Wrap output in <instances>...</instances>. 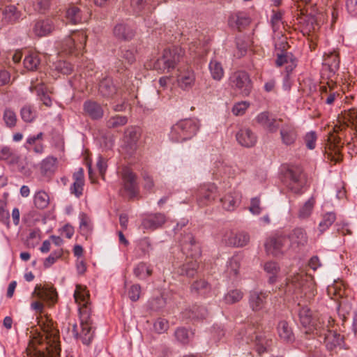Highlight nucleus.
<instances>
[{
	"label": "nucleus",
	"mask_w": 357,
	"mask_h": 357,
	"mask_svg": "<svg viewBox=\"0 0 357 357\" xmlns=\"http://www.w3.org/2000/svg\"><path fill=\"white\" fill-rule=\"evenodd\" d=\"M2 118L6 126L9 128H14L17 124V115L11 108L6 107L4 109Z\"/></svg>",
	"instance_id": "a19ab883"
},
{
	"label": "nucleus",
	"mask_w": 357,
	"mask_h": 357,
	"mask_svg": "<svg viewBox=\"0 0 357 357\" xmlns=\"http://www.w3.org/2000/svg\"><path fill=\"white\" fill-rule=\"evenodd\" d=\"M22 119L26 123L32 122L36 117V112L31 105H24L20 110Z\"/></svg>",
	"instance_id": "09e8293b"
},
{
	"label": "nucleus",
	"mask_w": 357,
	"mask_h": 357,
	"mask_svg": "<svg viewBox=\"0 0 357 357\" xmlns=\"http://www.w3.org/2000/svg\"><path fill=\"white\" fill-rule=\"evenodd\" d=\"M176 340L182 344H187L190 340V333L184 328H178L174 333Z\"/></svg>",
	"instance_id": "680f3d73"
},
{
	"label": "nucleus",
	"mask_w": 357,
	"mask_h": 357,
	"mask_svg": "<svg viewBox=\"0 0 357 357\" xmlns=\"http://www.w3.org/2000/svg\"><path fill=\"white\" fill-rule=\"evenodd\" d=\"M141 294V287L139 284H133L128 290V295L132 301H137Z\"/></svg>",
	"instance_id": "774afa93"
},
{
	"label": "nucleus",
	"mask_w": 357,
	"mask_h": 357,
	"mask_svg": "<svg viewBox=\"0 0 357 357\" xmlns=\"http://www.w3.org/2000/svg\"><path fill=\"white\" fill-rule=\"evenodd\" d=\"M222 207L229 211H234L241 202V196L238 192H233L227 194L220 199Z\"/></svg>",
	"instance_id": "cd10ccee"
},
{
	"label": "nucleus",
	"mask_w": 357,
	"mask_h": 357,
	"mask_svg": "<svg viewBox=\"0 0 357 357\" xmlns=\"http://www.w3.org/2000/svg\"><path fill=\"white\" fill-rule=\"evenodd\" d=\"M260 199L258 197H253L250 200L249 211L253 215H259L262 211L260 206Z\"/></svg>",
	"instance_id": "69168bd1"
},
{
	"label": "nucleus",
	"mask_w": 357,
	"mask_h": 357,
	"mask_svg": "<svg viewBox=\"0 0 357 357\" xmlns=\"http://www.w3.org/2000/svg\"><path fill=\"white\" fill-rule=\"evenodd\" d=\"M218 195L217 187L213 183L201 185L197 194V201L199 206H205L213 202Z\"/></svg>",
	"instance_id": "9d476101"
},
{
	"label": "nucleus",
	"mask_w": 357,
	"mask_h": 357,
	"mask_svg": "<svg viewBox=\"0 0 357 357\" xmlns=\"http://www.w3.org/2000/svg\"><path fill=\"white\" fill-rule=\"evenodd\" d=\"M3 20L7 22H15L20 17V12L17 10L15 6L10 5L6 6L3 11Z\"/></svg>",
	"instance_id": "79ce46f5"
},
{
	"label": "nucleus",
	"mask_w": 357,
	"mask_h": 357,
	"mask_svg": "<svg viewBox=\"0 0 357 357\" xmlns=\"http://www.w3.org/2000/svg\"><path fill=\"white\" fill-rule=\"evenodd\" d=\"M326 319L321 322L319 321V324L314 325L311 329L315 331L314 334L323 339L327 349L332 351L341 344L342 337L340 334L331 329L334 320L330 317H326Z\"/></svg>",
	"instance_id": "7ed1b4c3"
},
{
	"label": "nucleus",
	"mask_w": 357,
	"mask_h": 357,
	"mask_svg": "<svg viewBox=\"0 0 357 357\" xmlns=\"http://www.w3.org/2000/svg\"><path fill=\"white\" fill-rule=\"evenodd\" d=\"M180 246L186 258L197 259L202 255L201 245L191 233L183 234L180 241Z\"/></svg>",
	"instance_id": "0eeeda50"
},
{
	"label": "nucleus",
	"mask_w": 357,
	"mask_h": 357,
	"mask_svg": "<svg viewBox=\"0 0 357 357\" xmlns=\"http://www.w3.org/2000/svg\"><path fill=\"white\" fill-rule=\"evenodd\" d=\"M238 142L243 146L252 147L257 142L256 135L248 128H243L236 135Z\"/></svg>",
	"instance_id": "4be33fe9"
},
{
	"label": "nucleus",
	"mask_w": 357,
	"mask_h": 357,
	"mask_svg": "<svg viewBox=\"0 0 357 357\" xmlns=\"http://www.w3.org/2000/svg\"><path fill=\"white\" fill-rule=\"evenodd\" d=\"M57 159L52 156H48L40 163V169L42 173L44 174H53L57 167Z\"/></svg>",
	"instance_id": "c9c22d12"
},
{
	"label": "nucleus",
	"mask_w": 357,
	"mask_h": 357,
	"mask_svg": "<svg viewBox=\"0 0 357 357\" xmlns=\"http://www.w3.org/2000/svg\"><path fill=\"white\" fill-rule=\"evenodd\" d=\"M299 318L302 326L306 328V333H314L315 331L311 329L313 328L314 325H317L319 324V321L321 322L323 320H326V317H321L317 319L316 321H314L312 318V313L310 310L307 307H303L299 310Z\"/></svg>",
	"instance_id": "dca6fc26"
},
{
	"label": "nucleus",
	"mask_w": 357,
	"mask_h": 357,
	"mask_svg": "<svg viewBox=\"0 0 357 357\" xmlns=\"http://www.w3.org/2000/svg\"><path fill=\"white\" fill-rule=\"evenodd\" d=\"M278 332L280 337L286 342H291L294 337L291 328L285 321H281L278 325Z\"/></svg>",
	"instance_id": "f704fd0d"
},
{
	"label": "nucleus",
	"mask_w": 357,
	"mask_h": 357,
	"mask_svg": "<svg viewBox=\"0 0 357 357\" xmlns=\"http://www.w3.org/2000/svg\"><path fill=\"white\" fill-rule=\"evenodd\" d=\"M250 105V104L248 101L238 102L233 106L232 112L235 116H241L245 112Z\"/></svg>",
	"instance_id": "052dcab7"
},
{
	"label": "nucleus",
	"mask_w": 357,
	"mask_h": 357,
	"mask_svg": "<svg viewBox=\"0 0 357 357\" xmlns=\"http://www.w3.org/2000/svg\"><path fill=\"white\" fill-rule=\"evenodd\" d=\"M52 68L54 71L62 75H69L73 70L72 65L65 61H59L54 63L52 66Z\"/></svg>",
	"instance_id": "49530a36"
},
{
	"label": "nucleus",
	"mask_w": 357,
	"mask_h": 357,
	"mask_svg": "<svg viewBox=\"0 0 357 357\" xmlns=\"http://www.w3.org/2000/svg\"><path fill=\"white\" fill-rule=\"evenodd\" d=\"M195 73L189 67L178 69L176 77L177 84L182 90L188 91L193 87L195 82Z\"/></svg>",
	"instance_id": "9b49d317"
},
{
	"label": "nucleus",
	"mask_w": 357,
	"mask_h": 357,
	"mask_svg": "<svg viewBox=\"0 0 357 357\" xmlns=\"http://www.w3.org/2000/svg\"><path fill=\"white\" fill-rule=\"evenodd\" d=\"M153 328L158 333H163L167 331L169 323L166 319L159 318L155 321Z\"/></svg>",
	"instance_id": "e2e57ef3"
},
{
	"label": "nucleus",
	"mask_w": 357,
	"mask_h": 357,
	"mask_svg": "<svg viewBox=\"0 0 357 357\" xmlns=\"http://www.w3.org/2000/svg\"><path fill=\"white\" fill-rule=\"evenodd\" d=\"M166 222L165 214L156 213L148 215L142 220V227L144 229L153 231L161 227Z\"/></svg>",
	"instance_id": "2eb2a0df"
},
{
	"label": "nucleus",
	"mask_w": 357,
	"mask_h": 357,
	"mask_svg": "<svg viewBox=\"0 0 357 357\" xmlns=\"http://www.w3.org/2000/svg\"><path fill=\"white\" fill-rule=\"evenodd\" d=\"M33 202L36 208L44 209L47 208L50 204V197L46 192L39 190L34 195Z\"/></svg>",
	"instance_id": "58836bf2"
},
{
	"label": "nucleus",
	"mask_w": 357,
	"mask_h": 357,
	"mask_svg": "<svg viewBox=\"0 0 357 357\" xmlns=\"http://www.w3.org/2000/svg\"><path fill=\"white\" fill-rule=\"evenodd\" d=\"M264 269L269 275L268 282L271 284L275 283L277 281L280 271L278 264L275 261H269L264 264Z\"/></svg>",
	"instance_id": "473e14b6"
},
{
	"label": "nucleus",
	"mask_w": 357,
	"mask_h": 357,
	"mask_svg": "<svg viewBox=\"0 0 357 357\" xmlns=\"http://www.w3.org/2000/svg\"><path fill=\"white\" fill-rule=\"evenodd\" d=\"M317 139V136L314 131L307 132L304 137L306 147L310 150L314 149L316 147Z\"/></svg>",
	"instance_id": "13d9d810"
},
{
	"label": "nucleus",
	"mask_w": 357,
	"mask_h": 357,
	"mask_svg": "<svg viewBox=\"0 0 357 357\" xmlns=\"http://www.w3.org/2000/svg\"><path fill=\"white\" fill-rule=\"evenodd\" d=\"M222 241L229 246L243 247L249 243L250 235L245 231L238 233L228 231L224 235Z\"/></svg>",
	"instance_id": "f8f14e48"
},
{
	"label": "nucleus",
	"mask_w": 357,
	"mask_h": 357,
	"mask_svg": "<svg viewBox=\"0 0 357 357\" xmlns=\"http://www.w3.org/2000/svg\"><path fill=\"white\" fill-rule=\"evenodd\" d=\"M32 296L43 301L54 303L56 301L57 294L55 289L52 287H42L40 284H36Z\"/></svg>",
	"instance_id": "6ab92c4d"
},
{
	"label": "nucleus",
	"mask_w": 357,
	"mask_h": 357,
	"mask_svg": "<svg viewBox=\"0 0 357 357\" xmlns=\"http://www.w3.org/2000/svg\"><path fill=\"white\" fill-rule=\"evenodd\" d=\"M131 6L135 12L137 13L144 10H145V13H150L155 8V6L152 7L151 6H148L144 0H131Z\"/></svg>",
	"instance_id": "864d4df0"
},
{
	"label": "nucleus",
	"mask_w": 357,
	"mask_h": 357,
	"mask_svg": "<svg viewBox=\"0 0 357 357\" xmlns=\"http://www.w3.org/2000/svg\"><path fill=\"white\" fill-rule=\"evenodd\" d=\"M134 275L140 280H144L151 275L152 270L144 262L137 264L133 269Z\"/></svg>",
	"instance_id": "37998d69"
},
{
	"label": "nucleus",
	"mask_w": 357,
	"mask_h": 357,
	"mask_svg": "<svg viewBox=\"0 0 357 357\" xmlns=\"http://www.w3.org/2000/svg\"><path fill=\"white\" fill-rule=\"evenodd\" d=\"M0 222L8 226L10 224V213L7 209V203L3 199H0Z\"/></svg>",
	"instance_id": "4d7b16f0"
},
{
	"label": "nucleus",
	"mask_w": 357,
	"mask_h": 357,
	"mask_svg": "<svg viewBox=\"0 0 357 357\" xmlns=\"http://www.w3.org/2000/svg\"><path fill=\"white\" fill-rule=\"evenodd\" d=\"M66 18L68 22L73 24L82 23L84 20L82 10L75 5H70L67 8Z\"/></svg>",
	"instance_id": "7c9ffc66"
},
{
	"label": "nucleus",
	"mask_w": 357,
	"mask_h": 357,
	"mask_svg": "<svg viewBox=\"0 0 357 357\" xmlns=\"http://www.w3.org/2000/svg\"><path fill=\"white\" fill-rule=\"evenodd\" d=\"M284 183L293 193H302L303 188L306 184V177L302 169L299 167L289 168L284 175Z\"/></svg>",
	"instance_id": "423d86ee"
},
{
	"label": "nucleus",
	"mask_w": 357,
	"mask_h": 357,
	"mask_svg": "<svg viewBox=\"0 0 357 357\" xmlns=\"http://www.w3.org/2000/svg\"><path fill=\"white\" fill-rule=\"evenodd\" d=\"M233 20L235 21L236 25L238 28L241 26H244L250 23V19L245 15L243 13H237L235 15L231 17V20Z\"/></svg>",
	"instance_id": "338daca9"
},
{
	"label": "nucleus",
	"mask_w": 357,
	"mask_h": 357,
	"mask_svg": "<svg viewBox=\"0 0 357 357\" xmlns=\"http://www.w3.org/2000/svg\"><path fill=\"white\" fill-rule=\"evenodd\" d=\"M315 204V199L314 197H310L307 201H306L299 208L298 212V217L300 219H307L308 218L312 211Z\"/></svg>",
	"instance_id": "4c0bfd02"
},
{
	"label": "nucleus",
	"mask_w": 357,
	"mask_h": 357,
	"mask_svg": "<svg viewBox=\"0 0 357 357\" xmlns=\"http://www.w3.org/2000/svg\"><path fill=\"white\" fill-rule=\"evenodd\" d=\"M208 68L212 78L220 81L224 76V69L220 62L215 59H212L208 64Z\"/></svg>",
	"instance_id": "72a5a7b5"
},
{
	"label": "nucleus",
	"mask_w": 357,
	"mask_h": 357,
	"mask_svg": "<svg viewBox=\"0 0 357 357\" xmlns=\"http://www.w3.org/2000/svg\"><path fill=\"white\" fill-rule=\"evenodd\" d=\"M229 86L244 97L248 96L252 89L250 75L244 70L232 73L229 77Z\"/></svg>",
	"instance_id": "39448f33"
},
{
	"label": "nucleus",
	"mask_w": 357,
	"mask_h": 357,
	"mask_svg": "<svg viewBox=\"0 0 357 357\" xmlns=\"http://www.w3.org/2000/svg\"><path fill=\"white\" fill-rule=\"evenodd\" d=\"M15 155L10 148L4 146L0 150V160H6L10 163L14 162Z\"/></svg>",
	"instance_id": "0e129e2a"
},
{
	"label": "nucleus",
	"mask_w": 357,
	"mask_h": 357,
	"mask_svg": "<svg viewBox=\"0 0 357 357\" xmlns=\"http://www.w3.org/2000/svg\"><path fill=\"white\" fill-rule=\"evenodd\" d=\"M309 279L310 278L303 272L290 275L287 278L286 291L292 294L296 293L304 288L305 282Z\"/></svg>",
	"instance_id": "4468645a"
},
{
	"label": "nucleus",
	"mask_w": 357,
	"mask_h": 357,
	"mask_svg": "<svg viewBox=\"0 0 357 357\" xmlns=\"http://www.w3.org/2000/svg\"><path fill=\"white\" fill-rule=\"evenodd\" d=\"M256 122L269 132L274 133L278 130V124L275 118L270 116L268 112H262L255 117Z\"/></svg>",
	"instance_id": "412c9836"
},
{
	"label": "nucleus",
	"mask_w": 357,
	"mask_h": 357,
	"mask_svg": "<svg viewBox=\"0 0 357 357\" xmlns=\"http://www.w3.org/2000/svg\"><path fill=\"white\" fill-rule=\"evenodd\" d=\"M128 123V118L126 116L115 115L110 117L107 121V126L109 128L121 127Z\"/></svg>",
	"instance_id": "3c124183"
},
{
	"label": "nucleus",
	"mask_w": 357,
	"mask_h": 357,
	"mask_svg": "<svg viewBox=\"0 0 357 357\" xmlns=\"http://www.w3.org/2000/svg\"><path fill=\"white\" fill-rule=\"evenodd\" d=\"M79 229L82 235L88 236L92 230V223L90 218L84 213L79 215Z\"/></svg>",
	"instance_id": "ea45409f"
},
{
	"label": "nucleus",
	"mask_w": 357,
	"mask_h": 357,
	"mask_svg": "<svg viewBox=\"0 0 357 357\" xmlns=\"http://www.w3.org/2000/svg\"><path fill=\"white\" fill-rule=\"evenodd\" d=\"M54 29V25L52 20L45 19L37 21L33 31L36 36L44 37L51 33Z\"/></svg>",
	"instance_id": "b1692460"
},
{
	"label": "nucleus",
	"mask_w": 357,
	"mask_h": 357,
	"mask_svg": "<svg viewBox=\"0 0 357 357\" xmlns=\"http://www.w3.org/2000/svg\"><path fill=\"white\" fill-rule=\"evenodd\" d=\"M113 32L115 37L121 40H128L134 36L133 30L123 23L116 24L114 28Z\"/></svg>",
	"instance_id": "2f4dec72"
},
{
	"label": "nucleus",
	"mask_w": 357,
	"mask_h": 357,
	"mask_svg": "<svg viewBox=\"0 0 357 357\" xmlns=\"http://www.w3.org/2000/svg\"><path fill=\"white\" fill-rule=\"evenodd\" d=\"M280 138L283 144L286 146L293 145L298 137L296 127L291 123H284L282 126L280 130Z\"/></svg>",
	"instance_id": "aec40b11"
},
{
	"label": "nucleus",
	"mask_w": 357,
	"mask_h": 357,
	"mask_svg": "<svg viewBox=\"0 0 357 357\" xmlns=\"http://www.w3.org/2000/svg\"><path fill=\"white\" fill-rule=\"evenodd\" d=\"M243 293L241 290L234 289L229 291L224 297V301L227 304H233L241 300Z\"/></svg>",
	"instance_id": "5fc2aeb1"
},
{
	"label": "nucleus",
	"mask_w": 357,
	"mask_h": 357,
	"mask_svg": "<svg viewBox=\"0 0 357 357\" xmlns=\"http://www.w3.org/2000/svg\"><path fill=\"white\" fill-rule=\"evenodd\" d=\"M85 112L93 119H101L103 116V109L100 104L94 101H86L84 105Z\"/></svg>",
	"instance_id": "c85d7f7f"
},
{
	"label": "nucleus",
	"mask_w": 357,
	"mask_h": 357,
	"mask_svg": "<svg viewBox=\"0 0 357 357\" xmlns=\"http://www.w3.org/2000/svg\"><path fill=\"white\" fill-rule=\"evenodd\" d=\"M289 62H290L291 64L286 67L287 73L291 72L296 66V63L293 56L287 52H282V54H278V57L275 60V65L278 67H280L285 63H288Z\"/></svg>",
	"instance_id": "e433bc0d"
},
{
	"label": "nucleus",
	"mask_w": 357,
	"mask_h": 357,
	"mask_svg": "<svg viewBox=\"0 0 357 357\" xmlns=\"http://www.w3.org/2000/svg\"><path fill=\"white\" fill-rule=\"evenodd\" d=\"M73 296L79 306L80 324L79 326L75 323L70 324L71 330L69 332L73 337L80 340L84 344L89 345L92 342L95 334V329L91 318L89 293L85 287L77 284Z\"/></svg>",
	"instance_id": "f257e3e1"
},
{
	"label": "nucleus",
	"mask_w": 357,
	"mask_h": 357,
	"mask_svg": "<svg viewBox=\"0 0 357 357\" xmlns=\"http://www.w3.org/2000/svg\"><path fill=\"white\" fill-rule=\"evenodd\" d=\"M183 55L184 51L180 47L165 49L162 56L154 63L153 68L160 73L169 72L176 67Z\"/></svg>",
	"instance_id": "20e7f679"
},
{
	"label": "nucleus",
	"mask_w": 357,
	"mask_h": 357,
	"mask_svg": "<svg viewBox=\"0 0 357 357\" xmlns=\"http://www.w3.org/2000/svg\"><path fill=\"white\" fill-rule=\"evenodd\" d=\"M335 220L336 215L335 213L329 212L325 213L319 224L318 228L320 233L322 234L326 231L334 223Z\"/></svg>",
	"instance_id": "c03bdc74"
},
{
	"label": "nucleus",
	"mask_w": 357,
	"mask_h": 357,
	"mask_svg": "<svg viewBox=\"0 0 357 357\" xmlns=\"http://www.w3.org/2000/svg\"><path fill=\"white\" fill-rule=\"evenodd\" d=\"M98 91L102 96L107 98H113L117 92L113 80L109 77H106L100 82Z\"/></svg>",
	"instance_id": "bb28decb"
},
{
	"label": "nucleus",
	"mask_w": 357,
	"mask_h": 357,
	"mask_svg": "<svg viewBox=\"0 0 357 357\" xmlns=\"http://www.w3.org/2000/svg\"><path fill=\"white\" fill-rule=\"evenodd\" d=\"M271 340H268L266 337L257 335L255 340L256 351L259 354H263L271 346Z\"/></svg>",
	"instance_id": "de8ad7c7"
},
{
	"label": "nucleus",
	"mask_w": 357,
	"mask_h": 357,
	"mask_svg": "<svg viewBox=\"0 0 357 357\" xmlns=\"http://www.w3.org/2000/svg\"><path fill=\"white\" fill-rule=\"evenodd\" d=\"M189 312V318L193 319H203L208 315L207 310L203 306H194Z\"/></svg>",
	"instance_id": "603ef678"
},
{
	"label": "nucleus",
	"mask_w": 357,
	"mask_h": 357,
	"mask_svg": "<svg viewBox=\"0 0 357 357\" xmlns=\"http://www.w3.org/2000/svg\"><path fill=\"white\" fill-rule=\"evenodd\" d=\"M36 91L37 96L45 106L50 107L52 105V100L50 97L47 94L43 86H36Z\"/></svg>",
	"instance_id": "bf43d9fd"
},
{
	"label": "nucleus",
	"mask_w": 357,
	"mask_h": 357,
	"mask_svg": "<svg viewBox=\"0 0 357 357\" xmlns=\"http://www.w3.org/2000/svg\"><path fill=\"white\" fill-rule=\"evenodd\" d=\"M324 64L327 66L330 72L334 74L339 68L340 59L335 53L328 55L324 59Z\"/></svg>",
	"instance_id": "a18cd8bd"
},
{
	"label": "nucleus",
	"mask_w": 357,
	"mask_h": 357,
	"mask_svg": "<svg viewBox=\"0 0 357 357\" xmlns=\"http://www.w3.org/2000/svg\"><path fill=\"white\" fill-rule=\"evenodd\" d=\"M87 36L84 31H75L66 38L61 43V49L67 53H72L75 49L84 47Z\"/></svg>",
	"instance_id": "1a4fd4ad"
},
{
	"label": "nucleus",
	"mask_w": 357,
	"mask_h": 357,
	"mask_svg": "<svg viewBox=\"0 0 357 357\" xmlns=\"http://www.w3.org/2000/svg\"><path fill=\"white\" fill-rule=\"evenodd\" d=\"M286 236L289 248H291L303 246L307 243V236L303 228H295Z\"/></svg>",
	"instance_id": "a211bd4d"
},
{
	"label": "nucleus",
	"mask_w": 357,
	"mask_h": 357,
	"mask_svg": "<svg viewBox=\"0 0 357 357\" xmlns=\"http://www.w3.org/2000/svg\"><path fill=\"white\" fill-rule=\"evenodd\" d=\"M243 256L241 254L234 255L227 261L226 273L229 278H235L238 275L241 268Z\"/></svg>",
	"instance_id": "a878e982"
},
{
	"label": "nucleus",
	"mask_w": 357,
	"mask_h": 357,
	"mask_svg": "<svg viewBox=\"0 0 357 357\" xmlns=\"http://www.w3.org/2000/svg\"><path fill=\"white\" fill-rule=\"evenodd\" d=\"M267 294L262 291H252L250 294L249 305L253 311H259L264 308Z\"/></svg>",
	"instance_id": "393cba45"
},
{
	"label": "nucleus",
	"mask_w": 357,
	"mask_h": 357,
	"mask_svg": "<svg viewBox=\"0 0 357 357\" xmlns=\"http://www.w3.org/2000/svg\"><path fill=\"white\" fill-rule=\"evenodd\" d=\"M289 248L285 234H275L270 236L265 243V248L268 254L278 256L284 253Z\"/></svg>",
	"instance_id": "6e6552de"
},
{
	"label": "nucleus",
	"mask_w": 357,
	"mask_h": 357,
	"mask_svg": "<svg viewBox=\"0 0 357 357\" xmlns=\"http://www.w3.org/2000/svg\"><path fill=\"white\" fill-rule=\"evenodd\" d=\"M140 135V129L137 127L130 126L125 130L124 149L129 154H132L136 150Z\"/></svg>",
	"instance_id": "ddd939ff"
},
{
	"label": "nucleus",
	"mask_w": 357,
	"mask_h": 357,
	"mask_svg": "<svg viewBox=\"0 0 357 357\" xmlns=\"http://www.w3.org/2000/svg\"><path fill=\"white\" fill-rule=\"evenodd\" d=\"M44 133L38 132L37 135H31L28 136L24 144V148L29 151H33L37 154H42L45 150L43 143Z\"/></svg>",
	"instance_id": "f3484780"
},
{
	"label": "nucleus",
	"mask_w": 357,
	"mask_h": 357,
	"mask_svg": "<svg viewBox=\"0 0 357 357\" xmlns=\"http://www.w3.org/2000/svg\"><path fill=\"white\" fill-rule=\"evenodd\" d=\"M40 63V59L36 54H30L25 56L24 66L29 70H36Z\"/></svg>",
	"instance_id": "8fccbe9b"
},
{
	"label": "nucleus",
	"mask_w": 357,
	"mask_h": 357,
	"mask_svg": "<svg viewBox=\"0 0 357 357\" xmlns=\"http://www.w3.org/2000/svg\"><path fill=\"white\" fill-rule=\"evenodd\" d=\"M200 123L197 119H185L172 126L169 139L174 142H182L192 139L199 130Z\"/></svg>",
	"instance_id": "f03ea898"
},
{
	"label": "nucleus",
	"mask_w": 357,
	"mask_h": 357,
	"mask_svg": "<svg viewBox=\"0 0 357 357\" xmlns=\"http://www.w3.org/2000/svg\"><path fill=\"white\" fill-rule=\"evenodd\" d=\"M208 283L204 280H200L195 282L191 287L192 291H195L199 294H204L209 290Z\"/></svg>",
	"instance_id": "6e6d98bb"
},
{
	"label": "nucleus",
	"mask_w": 357,
	"mask_h": 357,
	"mask_svg": "<svg viewBox=\"0 0 357 357\" xmlns=\"http://www.w3.org/2000/svg\"><path fill=\"white\" fill-rule=\"evenodd\" d=\"M198 267L197 259L187 258L186 261L179 268L178 273L182 275L193 277L197 273Z\"/></svg>",
	"instance_id": "c756f323"
},
{
	"label": "nucleus",
	"mask_w": 357,
	"mask_h": 357,
	"mask_svg": "<svg viewBox=\"0 0 357 357\" xmlns=\"http://www.w3.org/2000/svg\"><path fill=\"white\" fill-rule=\"evenodd\" d=\"M121 179L125 190L132 195L135 194L137 186L136 176L129 167H124L122 169Z\"/></svg>",
	"instance_id": "5701e85b"
}]
</instances>
